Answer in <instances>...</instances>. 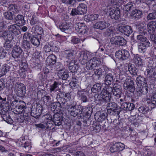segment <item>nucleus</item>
Instances as JSON below:
<instances>
[{
  "mask_svg": "<svg viewBox=\"0 0 156 156\" xmlns=\"http://www.w3.org/2000/svg\"><path fill=\"white\" fill-rule=\"evenodd\" d=\"M136 83L138 87L142 86L144 83L146 84L145 79L140 75L139 76L136 78Z\"/></svg>",
  "mask_w": 156,
  "mask_h": 156,
  "instance_id": "c756f323",
  "label": "nucleus"
},
{
  "mask_svg": "<svg viewBox=\"0 0 156 156\" xmlns=\"http://www.w3.org/2000/svg\"><path fill=\"white\" fill-rule=\"evenodd\" d=\"M110 24L104 20L96 22L94 25V28L103 30L108 27L110 26Z\"/></svg>",
  "mask_w": 156,
  "mask_h": 156,
  "instance_id": "9b49d317",
  "label": "nucleus"
},
{
  "mask_svg": "<svg viewBox=\"0 0 156 156\" xmlns=\"http://www.w3.org/2000/svg\"><path fill=\"white\" fill-rule=\"evenodd\" d=\"M99 64L98 58L94 57L86 63V68L87 70L91 69L98 66Z\"/></svg>",
  "mask_w": 156,
  "mask_h": 156,
  "instance_id": "423d86ee",
  "label": "nucleus"
},
{
  "mask_svg": "<svg viewBox=\"0 0 156 156\" xmlns=\"http://www.w3.org/2000/svg\"><path fill=\"white\" fill-rule=\"evenodd\" d=\"M113 89L112 87L108 86L106 89H103L101 92V97L105 98L106 101H109L111 98L112 92H113Z\"/></svg>",
  "mask_w": 156,
  "mask_h": 156,
  "instance_id": "39448f33",
  "label": "nucleus"
},
{
  "mask_svg": "<svg viewBox=\"0 0 156 156\" xmlns=\"http://www.w3.org/2000/svg\"><path fill=\"white\" fill-rule=\"evenodd\" d=\"M137 39L138 41H141L142 43L149 42L146 37L143 36L142 34L141 35L140 34L138 35L137 36Z\"/></svg>",
  "mask_w": 156,
  "mask_h": 156,
  "instance_id": "de8ad7c7",
  "label": "nucleus"
},
{
  "mask_svg": "<svg viewBox=\"0 0 156 156\" xmlns=\"http://www.w3.org/2000/svg\"><path fill=\"white\" fill-rule=\"evenodd\" d=\"M9 31L14 35L17 36L21 33L20 27L17 24L10 25L8 27Z\"/></svg>",
  "mask_w": 156,
  "mask_h": 156,
  "instance_id": "0eeeda50",
  "label": "nucleus"
},
{
  "mask_svg": "<svg viewBox=\"0 0 156 156\" xmlns=\"http://www.w3.org/2000/svg\"><path fill=\"white\" fill-rule=\"evenodd\" d=\"M25 87L24 85L21 83H17L15 85L14 91L16 94L20 97H23L25 93Z\"/></svg>",
  "mask_w": 156,
  "mask_h": 156,
  "instance_id": "f03ea898",
  "label": "nucleus"
},
{
  "mask_svg": "<svg viewBox=\"0 0 156 156\" xmlns=\"http://www.w3.org/2000/svg\"><path fill=\"white\" fill-rule=\"evenodd\" d=\"M3 15L5 19L9 20H13L15 16L14 14L8 10L4 12Z\"/></svg>",
  "mask_w": 156,
  "mask_h": 156,
  "instance_id": "473e14b6",
  "label": "nucleus"
},
{
  "mask_svg": "<svg viewBox=\"0 0 156 156\" xmlns=\"http://www.w3.org/2000/svg\"><path fill=\"white\" fill-rule=\"evenodd\" d=\"M150 46L149 42L145 43H139L138 44V50L140 53H144L146 51L147 48Z\"/></svg>",
  "mask_w": 156,
  "mask_h": 156,
  "instance_id": "4468645a",
  "label": "nucleus"
},
{
  "mask_svg": "<svg viewBox=\"0 0 156 156\" xmlns=\"http://www.w3.org/2000/svg\"><path fill=\"white\" fill-rule=\"evenodd\" d=\"M122 60L127 59L129 56V54L128 51L126 50H122Z\"/></svg>",
  "mask_w": 156,
  "mask_h": 156,
  "instance_id": "09e8293b",
  "label": "nucleus"
},
{
  "mask_svg": "<svg viewBox=\"0 0 156 156\" xmlns=\"http://www.w3.org/2000/svg\"><path fill=\"white\" fill-rule=\"evenodd\" d=\"M149 108L146 106H141L139 108V111L143 114H145L149 111Z\"/></svg>",
  "mask_w": 156,
  "mask_h": 156,
  "instance_id": "3c124183",
  "label": "nucleus"
},
{
  "mask_svg": "<svg viewBox=\"0 0 156 156\" xmlns=\"http://www.w3.org/2000/svg\"><path fill=\"white\" fill-rule=\"evenodd\" d=\"M64 54L65 56L68 60L67 61L69 62V60H71L74 58L73 51L70 50H66L64 51Z\"/></svg>",
  "mask_w": 156,
  "mask_h": 156,
  "instance_id": "72a5a7b5",
  "label": "nucleus"
},
{
  "mask_svg": "<svg viewBox=\"0 0 156 156\" xmlns=\"http://www.w3.org/2000/svg\"><path fill=\"white\" fill-rule=\"evenodd\" d=\"M103 69L105 71V75L104 78L105 83L106 85H110L114 81L113 75L112 73H108L109 70L107 67H104Z\"/></svg>",
  "mask_w": 156,
  "mask_h": 156,
  "instance_id": "20e7f679",
  "label": "nucleus"
},
{
  "mask_svg": "<svg viewBox=\"0 0 156 156\" xmlns=\"http://www.w3.org/2000/svg\"><path fill=\"white\" fill-rule=\"evenodd\" d=\"M31 43L34 45L38 46L40 44V42L38 38L32 37L30 39Z\"/></svg>",
  "mask_w": 156,
  "mask_h": 156,
  "instance_id": "8fccbe9b",
  "label": "nucleus"
},
{
  "mask_svg": "<svg viewBox=\"0 0 156 156\" xmlns=\"http://www.w3.org/2000/svg\"><path fill=\"white\" fill-rule=\"evenodd\" d=\"M98 17V14H90L86 15L85 16L84 20L87 22L94 21L97 20Z\"/></svg>",
  "mask_w": 156,
  "mask_h": 156,
  "instance_id": "bb28decb",
  "label": "nucleus"
},
{
  "mask_svg": "<svg viewBox=\"0 0 156 156\" xmlns=\"http://www.w3.org/2000/svg\"><path fill=\"white\" fill-rule=\"evenodd\" d=\"M148 32L150 34L153 33L156 28V22L152 21L148 23L147 25Z\"/></svg>",
  "mask_w": 156,
  "mask_h": 156,
  "instance_id": "c85d7f7f",
  "label": "nucleus"
},
{
  "mask_svg": "<svg viewBox=\"0 0 156 156\" xmlns=\"http://www.w3.org/2000/svg\"><path fill=\"white\" fill-rule=\"evenodd\" d=\"M58 76L60 79L66 80L69 77L67 70L65 69L59 70L58 73Z\"/></svg>",
  "mask_w": 156,
  "mask_h": 156,
  "instance_id": "f3484780",
  "label": "nucleus"
},
{
  "mask_svg": "<svg viewBox=\"0 0 156 156\" xmlns=\"http://www.w3.org/2000/svg\"><path fill=\"white\" fill-rule=\"evenodd\" d=\"M101 84L100 83L95 84L93 86L91 89V90L94 93L100 92L101 90Z\"/></svg>",
  "mask_w": 156,
  "mask_h": 156,
  "instance_id": "c9c22d12",
  "label": "nucleus"
},
{
  "mask_svg": "<svg viewBox=\"0 0 156 156\" xmlns=\"http://www.w3.org/2000/svg\"><path fill=\"white\" fill-rule=\"evenodd\" d=\"M123 86L125 89L129 90L131 92H133L134 90L133 82L130 78H127L125 80Z\"/></svg>",
  "mask_w": 156,
  "mask_h": 156,
  "instance_id": "9d476101",
  "label": "nucleus"
},
{
  "mask_svg": "<svg viewBox=\"0 0 156 156\" xmlns=\"http://www.w3.org/2000/svg\"><path fill=\"white\" fill-rule=\"evenodd\" d=\"M50 119H48L47 122H45L46 128L49 129H52L54 128V122L51 119V117H50Z\"/></svg>",
  "mask_w": 156,
  "mask_h": 156,
  "instance_id": "ea45409f",
  "label": "nucleus"
},
{
  "mask_svg": "<svg viewBox=\"0 0 156 156\" xmlns=\"http://www.w3.org/2000/svg\"><path fill=\"white\" fill-rule=\"evenodd\" d=\"M32 29L34 30V32L37 34L40 35L43 33L42 29L38 26L36 25L35 27H33Z\"/></svg>",
  "mask_w": 156,
  "mask_h": 156,
  "instance_id": "c03bdc74",
  "label": "nucleus"
},
{
  "mask_svg": "<svg viewBox=\"0 0 156 156\" xmlns=\"http://www.w3.org/2000/svg\"><path fill=\"white\" fill-rule=\"evenodd\" d=\"M12 44L11 43L10 41H5L4 44V47L5 49L7 50H9L12 47Z\"/></svg>",
  "mask_w": 156,
  "mask_h": 156,
  "instance_id": "603ef678",
  "label": "nucleus"
},
{
  "mask_svg": "<svg viewBox=\"0 0 156 156\" xmlns=\"http://www.w3.org/2000/svg\"><path fill=\"white\" fill-rule=\"evenodd\" d=\"M77 10L78 12H77L78 15H81L87 12V6L84 4H80L77 7Z\"/></svg>",
  "mask_w": 156,
  "mask_h": 156,
  "instance_id": "5701e85b",
  "label": "nucleus"
},
{
  "mask_svg": "<svg viewBox=\"0 0 156 156\" xmlns=\"http://www.w3.org/2000/svg\"><path fill=\"white\" fill-rule=\"evenodd\" d=\"M109 16L112 19L117 20L120 16V11L119 9H112L109 12Z\"/></svg>",
  "mask_w": 156,
  "mask_h": 156,
  "instance_id": "dca6fc26",
  "label": "nucleus"
},
{
  "mask_svg": "<svg viewBox=\"0 0 156 156\" xmlns=\"http://www.w3.org/2000/svg\"><path fill=\"white\" fill-rule=\"evenodd\" d=\"M23 51L20 47L16 46L13 48L12 56L14 58H20L22 55Z\"/></svg>",
  "mask_w": 156,
  "mask_h": 156,
  "instance_id": "f8f14e48",
  "label": "nucleus"
},
{
  "mask_svg": "<svg viewBox=\"0 0 156 156\" xmlns=\"http://www.w3.org/2000/svg\"><path fill=\"white\" fill-rule=\"evenodd\" d=\"M148 88L147 87L140 86L137 88V95L140 96L141 94H146L147 93Z\"/></svg>",
  "mask_w": 156,
  "mask_h": 156,
  "instance_id": "412c9836",
  "label": "nucleus"
},
{
  "mask_svg": "<svg viewBox=\"0 0 156 156\" xmlns=\"http://www.w3.org/2000/svg\"><path fill=\"white\" fill-rule=\"evenodd\" d=\"M101 97V93L100 95L98 94H95V100L96 101V103H98V102L99 101H102L103 102H108V101H106L105 100V97Z\"/></svg>",
  "mask_w": 156,
  "mask_h": 156,
  "instance_id": "79ce46f5",
  "label": "nucleus"
},
{
  "mask_svg": "<svg viewBox=\"0 0 156 156\" xmlns=\"http://www.w3.org/2000/svg\"><path fill=\"white\" fill-rule=\"evenodd\" d=\"M133 8V3L132 2H129L125 5V9L127 12H128Z\"/></svg>",
  "mask_w": 156,
  "mask_h": 156,
  "instance_id": "6e6d98bb",
  "label": "nucleus"
},
{
  "mask_svg": "<svg viewBox=\"0 0 156 156\" xmlns=\"http://www.w3.org/2000/svg\"><path fill=\"white\" fill-rule=\"evenodd\" d=\"M11 106L14 109L16 114H20L26 108V104L23 101L14 100L11 104Z\"/></svg>",
  "mask_w": 156,
  "mask_h": 156,
  "instance_id": "f257e3e1",
  "label": "nucleus"
},
{
  "mask_svg": "<svg viewBox=\"0 0 156 156\" xmlns=\"http://www.w3.org/2000/svg\"><path fill=\"white\" fill-rule=\"evenodd\" d=\"M125 146V145L122 143H116L111 147L110 151L112 153L121 151L124 149Z\"/></svg>",
  "mask_w": 156,
  "mask_h": 156,
  "instance_id": "6e6552de",
  "label": "nucleus"
},
{
  "mask_svg": "<svg viewBox=\"0 0 156 156\" xmlns=\"http://www.w3.org/2000/svg\"><path fill=\"white\" fill-rule=\"evenodd\" d=\"M69 69L72 73H75L77 71L79 67L77 65H69Z\"/></svg>",
  "mask_w": 156,
  "mask_h": 156,
  "instance_id": "5fc2aeb1",
  "label": "nucleus"
},
{
  "mask_svg": "<svg viewBox=\"0 0 156 156\" xmlns=\"http://www.w3.org/2000/svg\"><path fill=\"white\" fill-rule=\"evenodd\" d=\"M116 44L123 46L126 43V40L123 37L120 36H117Z\"/></svg>",
  "mask_w": 156,
  "mask_h": 156,
  "instance_id": "4c0bfd02",
  "label": "nucleus"
},
{
  "mask_svg": "<svg viewBox=\"0 0 156 156\" xmlns=\"http://www.w3.org/2000/svg\"><path fill=\"white\" fill-rule=\"evenodd\" d=\"M72 26V24L71 23H63L59 26V28L61 31H65L70 28Z\"/></svg>",
  "mask_w": 156,
  "mask_h": 156,
  "instance_id": "2f4dec72",
  "label": "nucleus"
},
{
  "mask_svg": "<svg viewBox=\"0 0 156 156\" xmlns=\"http://www.w3.org/2000/svg\"><path fill=\"white\" fill-rule=\"evenodd\" d=\"M51 46L49 44H46L43 48L44 51L46 52H48L51 51Z\"/></svg>",
  "mask_w": 156,
  "mask_h": 156,
  "instance_id": "e2e57ef3",
  "label": "nucleus"
},
{
  "mask_svg": "<svg viewBox=\"0 0 156 156\" xmlns=\"http://www.w3.org/2000/svg\"><path fill=\"white\" fill-rule=\"evenodd\" d=\"M10 68V66L7 64L3 65L1 69L2 74L4 75L9 70Z\"/></svg>",
  "mask_w": 156,
  "mask_h": 156,
  "instance_id": "49530a36",
  "label": "nucleus"
},
{
  "mask_svg": "<svg viewBox=\"0 0 156 156\" xmlns=\"http://www.w3.org/2000/svg\"><path fill=\"white\" fill-rule=\"evenodd\" d=\"M146 30L145 29H144L143 27H140L138 29V32L139 34H142L145 35L146 33Z\"/></svg>",
  "mask_w": 156,
  "mask_h": 156,
  "instance_id": "774afa93",
  "label": "nucleus"
},
{
  "mask_svg": "<svg viewBox=\"0 0 156 156\" xmlns=\"http://www.w3.org/2000/svg\"><path fill=\"white\" fill-rule=\"evenodd\" d=\"M122 88L120 85L115 84L114 87L113 94L117 98L120 97L122 94Z\"/></svg>",
  "mask_w": 156,
  "mask_h": 156,
  "instance_id": "6ab92c4d",
  "label": "nucleus"
},
{
  "mask_svg": "<svg viewBox=\"0 0 156 156\" xmlns=\"http://www.w3.org/2000/svg\"><path fill=\"white\" fill-rule=\"evenodd\" d=\"M155 72L153 71V69L151 67H148L145 72V74L147 77H153L154 75Z\"/></svg>",
  "mask_w": 156,
  "mask_h": 156,
  "instance_id": "58836bf2",
  "label": "nucleus"
},
{
  "mask_svg": "<svg viewBox=\"0 0 156 156\" xmlns=\"http://www.w3.org/2000/svg\"><path fill=\"white\" fill-rule=\"evenodd\" d=\"M20 69H23L25 70H27L28 66L27 63L25 62H22L20 66Z\"/></svg>",
  "mask_w": 156,
  "mask_h": 156,
  "instance_id": "69168bd1",
  "label": "nucleus"
},
{
  "mask_svg": "<svg viewBox=\"0 0 156 156\" xmlns=\"http://www.w3.org/2000/svg\"><path fill=\"white\" fill-rule=\"evenodd\" d=\"M135 107V105L131 103H123L121 105V108L126 111H130L133 110Z\"/></svg>",
  "mask_w": 156,
  "mask_h": 156,
  "instance_id": "a211bd4d",
  "label": "nucleus"
},
{
  "mask_svg": "<svg viewBox=\"0 0 156 156\" xmlns=\"http://www.w3.org/2000/svg\"><path fill=\"white\" fill-rule=\"evenodd\" d=\"M117 108V104L114 102L108 103L106 107L108 113L110 115L114 114L115 113Z\"/></svg>",
  "mask_w": 156,
  "mask_h": 156,
  "instance_id": "ddd939ff",
  "label": "nucleus"
},
{
  "mask_svg": "<svg viewBox=\"0 0 156 156\" xmlns=\"http://www.w3.org/2000/svg\"><path fill=\"white\" fill-rule=\"evenodd\" d=\"M134 63L138 66H141L143 65V63L141 58L138 56L136 55L134 56L133 59Z\"/></svg>",
  "mask_w": 156,
  "mask_h": 156,
  "instance_id": "37998d69",
  "label": "nucleus"
},
{
  "mask_svg": "<svg viewBox=\"0 0 156 156\" xmlns=\"http://www.w3.org/2000/svg\"><path fill=\"white\" fill-rule=\"evenodd\" d=\"M107 116V114L106 113L102 112L100 113V114L99 115V119L100 120H101V119H104Z\"/></svg>",
  "mask_w": 156,
  "mask_h": 156,
  "instance_id": "338daca9",
  "label": "nucleus"
},
{
  "mask_svg": "<svg viewBox=\"0 0 156 156\" xmlns=\"http://www.w3.org/2000/svg\"><path fill=\"white\" fill-rule=\"evenodd\" d=\"M58 83L55 82L54 83L50 86V90L51 91H56L57 90V88H58Z\"/></svg>",
  "mask_w": 156,
  "mask_h": 156,
  "instance_id": "13d9d810",
  "label": "nucleus"
},
{
  "mask_svg": "<svg viewBox=\"0 0 156 156\" xmlns=\"http://www.w3.org/2000/svg\"><path fill=\"white\" fill-rule=\"evenodd\" d=\"M113 28L112 27H110L106 30L105 33L107 36H110L113 33Z\"/></svg>",
  "mask_w": 156,
  "mask_h": 156,
  "instance_id": "052dcab7",
  "label": "nucleus"
},
{
  "mask_svg": "<svg viewBox=\"0 0 156 156\" xmlns=\"http://www.w3.org/2000/svg\"><path fill=\"white\" fill-rule=\"evenodd\" d=\"M78 98L82 102L86 103L88 101V99L87 97L86 93L83 91H78Z\"/></svg>",
  "mask_w": 156,
  "mask_h": 156,
  "instance_id": "cd10ccee",
  "label": "nucleus"
},
{
  "mask_svg": "<svg viewBox=\"0 0 156 156\" xmlns=\"http://www.w3.org/2000/svg\"><path fill=\"white\" fill-rule=\"evenodd\" d=\"M27 70L20 69L19 73V75L22 78H24L26 76V72Z\"/></svg>",
  "mask_w": 156,
  "mask_h": 156,
  "instance_id": "680f3d73",
  "label": "nucleus"
},
{
  "mask_svg": "<svg viewBox=\"0 0 156 156\" xmlns=\"http://www.w3.org/2000/svg\"><path fill=\"white\" fill-rule=\"evenodd\" d=\"M15 21L17 24L21 25L24 24L25 23L24 18L22 15H18L15 18Z\"/></svg>",
  "mask_w": 156,
  "mask_h": 156,
  "instance_id": "7c9ffc66",
  "label": "nucleus"
},
{
  "mask_svg": "<svg viewBox=\"0 0 156 156\" xmlns=\"http://www.w3.org/2000/svg\"><path fill=\"white\" fill-rule=\"evenodd\" d=\"M7 10L10 11L15 15L19 13L20 11V8L17 5L14 4L9 5L7 8Z\"/></svg>",
  "mask_w": 156,
  "mask_h": 156,
  "instance_id": "aec40b11",
  "label": "nucleus"
},
{
  "mask_svg": "<svg viewBox=\"0 0 156 156\" xmlns=\"http://www.w3.org/2000/svg\"><path fill=\"white\" fill-rule=\"evenodd\" d=\"M4 38L5 41H11L13 38V36L11 33H8L7 32L4 31Z\"/></svg>",
  "mask_w": 156,
  "mask_h": 156,
  "instance_id": "e433bc0d",
  "label": "nucleus"
},
{
  "mask_svg": "<svg viewBox=\"0 0 156 156\" xmlns=\"http://www.w3.org/2000/svg\"><path fill=\"white\" fill-rule=\"evenodd\" d=\"M50 105L51 106V110L53 111H55L56 109L57 110H58L60 108V107L61 106L60 103L57 102L51 103Z\"/></svg>",
  "mask_w": 156,
  "mask_h": 156,
  "instance_id": "f704fd0d",
  "label": "nucleus"
},
{
  "mask_svg": "<svg viewBox=\"0 0 156 156\" xmlns=\"http://www.w3.org/2000/svg\"><path fill=\"white\" fill-rule=\"evenodd\" d=\"M131 15L133 18L137 20L141 18L143 14L140 10L135 9L132 12Z\"/></svg>",
  "mask_w": 156,
  "mask_h": 156,
  "instance_id": "a878e982",
  "label": "nucleus"
},
{
  "mask_svg": "<svg viewBox=\"0 0 156 156\" xmlns=\"http://www.w3.org/2000/svg\"><path fill=\"white\" fill-rule=\"evenodd\" d=\"M103 67L102 68H100L98 69H94L93 70L94 74L97 76L98 78H99L102 76V73L104 72L103 67Z\"/></svg>",
  "mask_w": 156,
  "mask_h": 156,
  "instance_id": "a19ab883",
  "label": "nucleus"
},
{
  "mask_svg": "<svg viewBox=\"0 0 156 156\" xmlns=\"http://www.w3.org/2000/svg\"><path fill=\"white\" fill-rule=\"evenodd\" d=\"M147 20H152L156 19V12L150 13L147 16Z\"/></svg>",
  "mask_w": 156,
  "mask_h": 156,
  "instance_id": "bf43d9fd",
  "label": "nucleus"
},
{
  "mask_svg": "<svg viewBox=\"0 0 156 156\" xmlns=\"http://www.w3.org/2000/svg\"><path fill=\"white\" fill-rule=\"evenodd\" d=\"M22 47L25 50L27 51L30 48V43L27 40H24L23 43Z\"/></svg>",
  "mask_w": 156,
  "mask_h": 156,
  "instance_id": "a18cd8bd",
  "label": "nucleus"
},
{
  "mask_svg": "<svg viewBox=\"0 0 156 156\" xmlns=\"http://www.w3.org/2000/svg\"><path fill=\"white\" fill-rule=\"evenodd\" d=\"M4 105L0 104V114L3 115L6 113L8 111V108H4Z\"/></svg>",
  "mask_w": 156,
  "mask_h": 156,
  "instance_id": "864d4df0",
  "label": "nucleus"
},
{
  "mask_svg": "<svg viewBox=\"0 0 156 156\" xmlns=\"http://www.w3.org/2000/svg\"><path fill=\"white\" fill-rule=\"evenodd\" d=\"M56 57L53 55H51L48 57L46 60L47 65L49 66L53 65L56 62Z\"/></svg>",
  "mask_w": 156,
  "mask_h": 156,
  "instance_id": "393cba45",
  "label": "nucleus"
},
{
  "mask_svg": "<svg viewBox=\"0 0 156 156\" xmlns=\"http://www.w3.org/2000/svg\"><path fill=\"white\" fill-rule=\"evenodd\" d=\"M119 31L125 35L129 36L133 32L131 27L129 26H121L119 27Z\"/></svg>",
  "mask_w": 156,
  "mask_h": 156,
  "instance_id": "2eb2a0df",
  "label": "nucleus"
},
{
  "mask_svg": "<svg viewBox=\"0 0 156 156\" xmlns=\"http://www.w3.org/2000/svg\"><path fill=\"white\" fill-rule=\"evenodd\" d=\"M75 30L80 34H85L87 30V27L84 24L78 23L75 25Z\"/></svg>",
  "mask_w": 156,
  "mask_h": 156,
  "instance_id": "1a4fd4ad",
  "label": "nucleus"
},
{
  "mask_svg": "<svg viewBox=\"0 0 156 156\" xmlns=\"http://www.w3.org/2000/svg\"><path fill=\"white\" fill-rule=\"evenodd\" d=\"M30 23L31 25L37 26L39 23V21L37 18L35 17H32L30 20Z\"/></svg>",
  "mask_w": 156,
  "mask_h": 156,
  "instance_id": "4d7b16f0",
  "label": "nucleus"
},
{
  "mask_svg": "<svg viewBox=\"0 0 156 156\" xmlns=\"http://www.w3.org/2000/svg\"><path fill=\"white\" fill-rule=\"evenodd\" d=\"M53 121L54 124L55 126H60L62 123V117L59 114H55L54 115Z\"/></svg>",
  "mask_w": 156,
  "mask_h": 156,
  "instance_id": "4be33fe9",
  "label": "nucleus"
},
{
  "mask_svg": "<svg viewBox=\"0 0 156 156\" xmlns=\"http://www.w3.org/2000/svg\"><path fill=\"white\" fill-rule=\"evenodd\" d=\"M79 60L82 64H85L88 58V56L86 52L84 51L80 52L78 55Z\"/></svg>",
  "mask_w": 156,
  "mask_h": 156,
  "instance_id": "b1692460",
  "label": "nucleus"
},
{
  "mask_svg": "<svg viewBox=\"0 0 156 156\" xmlns=\"http://www.w3.org/2000/svg\"><path fill=\"white\" fill-rule=\"evenodd\" d=\"M122 50L118 51L115 53V57L119 59L122 60Z\"/></svg>",
  "mask_w": 156,
  "mask_h": 156,
  "instance_id": "0e129e2a",
  "label": "nucleus"
},
{
  "mask_svg": "<svg viewBox=\"0 0 156 156\" xmlns=\"http://www.w3.org/2000/svg\"><path fill=\"white\" fill-rule=\"evenodd\" d=\"M68 110L71 115L76 117L82 113L83 109L81 106H79L77 108L75 105H70L68 107Z\"/></svg>",
  "mask_w": 156,
  "mask_h": 156,
  "instance_id": "7ed1b4c3",
  "label": "nucleus"
}]
</instances>
